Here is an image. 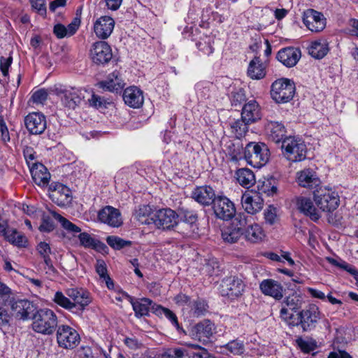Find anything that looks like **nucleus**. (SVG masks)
Instances as JSON below:
<instances>
[{
  "instance_id": "obj_5",
  "label": "nucleus",
  "mask_w": 358,
  "mask_h": 358,
  "mask_svg": "<svg viewBox=\"0 0 358 358\" xmlns=\"http://www.w3.org/2000/svg\"><path fill=\"white\" fill-rule=\"evenodd\" d=\"M281 148L283 155L291 162H301L306 157V145L299 138L286 137L282 142Z\"/></svg>"
},
{
  "instance_id": "obj_40",
  "label": "nucleus",
  "mask_w": 358,
  "mask_h": 358,
  "mask_svg": "<svg viewBox=\"0 0 358 358\" xmlns=\"http://www.w3.org/2000/svg\"><path fill=\"white\" fill-rule=\"evenodd\" d=\"M153 213L148 205L140 206L135 213V218L142 224L150 225L153 222Z\"/></svg>"
},
{
  "instance_id": "obj_29",
  "label": "nucleus",
  "mask_w": 358,
  "mask_h": 358,
  "mask_svg": "<svg viewBox=\"0 0 358 358\" xmlns=\"http://www.w3.org/2000/svg\"><path fill=\"white\" fill-rule=\"evenodd\" d=\"M129 301L134 311L135 316L138 318L148 316L150 311H152V307L154 306H157L148 298L135 299L132 296H129Z\"/></svg>"
},
{
  "instance_id": "obj_38",
  "label": "nucleus",
  "mask_w": 358,
  "mask_h": 358,
  "mask_svg": "<svg viewBox=\"0 0 358 358\" xmlns=\"http://www.w3.org/2000/svg\"><path fill=\"white\" fill-rule=\"evenodd\" d=\"M238 182L245 188H250L255 184V176L252 171L248 168L239 169L236 171Z\"/></svg>"
},
{
  "instance_id": "obj_33",
  "label": "nucleus",
  "mask_w": 358,
  "mask_h": 358,
  "mask_svg": "<svg viewBox=\"0 0 358 358\" xmlns=\"http://www.w3.org/2000/svg\"><path fill=\"white\" fill-rule=\"evenodd\" d=\"M241 203L246 212L245 214L250 216L263 208V201L258 195L251 196L250 194H243Z\"/></svg>"
},
{
  "instance_id": "obj_24",
  "label": "nucleus",
  "mask_w": 358,
  "mask_h": 358,
  "mask_svg": "<svg viewBox=\"0 0 358 358\" xmlns=\"http://www.w3.org/2000/svg\"><path fill=\"white\" fill-rule=\"evenodd\" d=\"M296 181L301 187L308 189H317L320 186V180L316 173L310 169H306L296 173Z\"/></svg>"
},
{
  "instance_id": "obj_54",
  "label": "nucleus",
  "mask_w": 358,
  "mask_h": 358,
  "mask_svg": "<svg viewBox=\"0 0 358 358\" xmlns=\"http://www.w3.org/2000/svg\"><path fill=\"white\" fill-rule=\"evenodd\" d=\"M196 46L200 51L206 55H210L214 52L212 40L210 38L197 42Z\"/></svg>"
},
{
  "instance_id": "obj_57",
  "label": "nucleus",
  "mask_w": 358,
  "mask_h": 358,
  "mask_svg": "<svg viewBox=\"0 0 358 358\" xmlns=\"http://www.w3.org/2000/svg\"><path fill=\"white\" fill-rule=\"evenodd\" d=\"M245 94L244 90L238 89L231 93V102L234 106H240L245 101Z\"/></svg>"
},
{
  "instance_id": "obj_8",
  "label": "nucleus",
  "mask_w": 358,
  "mask_h": 358,
  "mask_svg": "<svg viewBox=\"0 0 358 358\" xmlns=\"http://www.w3.org/2000/svg\"><path fill=\"white\" fill-rule=\"evenodd\" d=\"M321 313L315 305H310L307 308L302 310L297 314L298 318L294 319L290 325L300 326L303 331H310L316 327L320 320Z\"/></svg>"
},
{
  "instance_id": "obj_13",
  "label": "nucleus",
  "mask_w": 358,
  "mask_h": 358,
  "mask_svg": "<svg viewBox=\"0 0 358 358\" xmlns=\"http://www.w3.org/2000/svg\"><path fill=\"white\" fill-rule=\"evenodd\" d=\"M178 215L171 208H162L153 213V224L160 229H170L178 224Z\"/></svg>"
},
{
  "instance_id": "obj_59",
  "label": "nucleus",
  "mask_w": 358,
  "mask_h": 358,
  "mask_svg": "<svg viewBox=\"0 0 358 358\" xmlns=\"http://www.w3.org/2000/svg\"><path fill=\"white\" fill-rule=\"evenodd\" d=\"M48 96V92L45 89H41L36 91L31 96V99L34 103L43 104L47 100Z\"/></svg>"
},
{
  "instance_id": "obj_4",
  "label": "nucleus",
  "mask_w": 358,
  "mask_h": 358,
  "mask_svg": "<svg viewBox=\"0 0 358 358\" xmlns=\"http://www.w3.org/2000/svg\"><path fill=\"white\" fill-rule=\"evenodd\" d=\"M269 150L264 143L250 142L244 148L243 159L255 168H261L268 161Z\"/></svg>"
},
{
  "instance_id": "obj_63",
  "label": "nucleus",
  "mask_w": 358,
  "mask_h": 358,
  "mask_svg": "<svg viewBox=\"0 0 358 358\" xmlns=\"http://www.w3.org/2000/svg\"><path fill=\"white\" fill-rule=\"evenodd\" d=\"M124 344L131 350H138L142 347V343L134 337H126L124 340Z\"/></svg>"
},
{
  "instance_id": "obj_56",
  "label": "nucleus",
  "mask_w": 358,
  "mask_h": 358,
  "mask_svg": "<svg viewBox=\"0 0 358 358\" xmlns=\"http://www.w3.org/2000/svg\"><path fill=\"white\" fill-rule=\"evenodd\" d=\"M36 250L43 261L50 259L51 248L46 242H40L36 247Z\"/></svg>"
},
{
  "instance_id": "obj_64",
  "label": "nucleus",
  "mask_w": 358,
  "mask_h": 358,
  "mask_svg": "<svg viewBox=\"0 0 358 358\" xmlns=\"http://www.w3.org/2000/svg\"><path fill=\"white\" fill-rule=\"evenodd\" d=\"M189 358H215L206 349H201L200 351L192 352Z\"/></svg>"
},
{
  "instance_id": "obj_11",
  "label": "nucleus",
  "mask_w": 358,
  "mask_h": 358,
  "mask_svg": "<svg viewBox=\"0 0 358 358\" xmlns=\"http://www.w3.org/2000/svg\"><path fill=\"white\" fill-rule=\"evenodd\" d=\"M303 298L296 293L287 296L281 303L280 316L282 320L288 324H291L294 319L293 311H296L302 307Z\"/></svg>"
},
{
  "instance_id": "obj_48",
  "label": "nucleus",
  "mask_w": 358,
  "mask_h": 358,
  "mask_svg": "<svg viewBox=\"0 0 358 358\" xmlns=\"http://www.w3.org/2000/svg\"><path fill=\"white\" fill-rule=\"evenodd\" d=\"M298 347L304 352H310L315 350L317 347V342L312 338H298L296 340Z\"/></svg>"
},
{
  "instance_id": "obj_50",
  "label": "nucleus",
  "mask_w": 358,
  "mask_h": 358,
  "mask_svg": "<svg viewBox=\"0 0 358 358\" xmlns=\"http://www.w3.org/2000/svg\"><path fill=\"white\" fill-rule=\"evenodd\" d=\"M13 296L12 291L6 285L0 282V303L3 306H7L11 303Z\"/></svg>"
},
{
  "instance_id": "obj_17",
  "label": "nucleus",
  "mask_w": 358,
  "mask_h": 358,
  "mask_svg": "<svg viewBox=\"0 0 358 358\" xmlns=\"http://www.w3.org/2000/svg\"><path fill=\"white\" fill-rule=\"evenodd\" d=\"M50 189V199L59 206H66L71 203V192L67 186L57 182L52 184Z\"/></svg>"
},
{
  "instance_id": "obj_31",
  "label": "nucleus",
  "mask_w": 358,
  "mask_h": 358,
  "mask_svg": "<svg viewBox=\"0 0 358 358\" xmlns=\"http://www.w3.org/2000/svg\"><path fill=\"white\" fill-rule=\"evenodd\" d=\"M192 197L203 206H209L213 203L216 198L214 189L210 186L197 187L192 193Z\"/></svg>"
},
{
  "instance_id": "obj_47",
  "label": "nucleus",
  "mask_w": 358,
  "mask_h": 358,
  "mask_svg": "<svg viewBox=\"0 0 358 358\" xmlns=\"http://www.w3.org/2000/svg\"><path fill=\"white\" fill-rule=\"evenodd\" d=\"M152 313L157 315L162 316L164 315L176 328L179 327L178 318L176 314L171 310L166 308H164L162 306H154L152 307Z\"/></svg>"
},
{
  "instance_id": "obj_16",
  "label": "nucleus",
  "mask_w": 358,
  "mask_h": 358,
  "mask_svg": "<svg viewBox=\"0 0 358 358\" xmlns=\"http://www.w3.org/2000/svg\"><path fill=\"white\" fill-rule=\"evenodd\" d=\"M303 22L312 32L322 31L326 27V18L324 15L313 9L304 11Z\"/></svg>"
},
{
  "instance_id": "obj_10",
  "label": "nucleus",
  "mask_w": 358,
  "mask_h": 358,
  "mask_svg": "<svg viewBox=\"0 0 358 358\" xmlns=\"http://www.w3.org/2000/svg\"><path fill=\"white\" fill-rule=\"evenodd\" d=\"M80 336L76 329L68 325H60L57 330V341L59 347L73 349L80 343Z\"/></svg>"
},
{
  "instance_id": "obj_42",
  "label": "nucleus",
  "mask_w": 358,
  "mask_h": 358,
  "mask_svg": "<svg viewBox=\"0 0 358 358\" xmlns=\"http://www.w3.org/2000/svg\"><path fill=\"white\" fill-rule=\"evenodd\" d=\"M3 236L9 243L17 247H24L27 242L25 236L14 229H8Z\"/></svg>"
},
{
  "instance_id": "obj_52",
  "label": "nucleus",
  "mask_w": 358,
  "mask_h": 358,
  "mask_svg": "<svg viewBox=\"0 0 358 358\" xmlns=\"http://www.w3.org/2000/svg\"><path fill=\"white\" fill-rule=\"evenodd\" d=\"M41 269L49 280H52L58 275V271L53 266L51 259L43 262Z\"/></svg>"
},
{
  "instance_id": "obj_2",
  "label": "nucleus",
  "mask_w": 358,
  "mask_h": 358,
  "mask_svg": "<svg viewBox=\"0 0 358 358\" xmlns=\"http://www.w3.org/2000/svg\"><path fill=\"white\" fill-rule=\"evenodd\" d=\"M50 213L55 220L60 222L62 227L68 232L73 234L80 233L78 237L80 245L83 248L93 249L98 252H101L106 248V245L103 243L94 238L91 234L87 232H81V229L79 227L71 222L61 215L55 211H50Z\"/></svg>"
},
{
  "instance_id": "obj_30",
  "label": "nucleus",
  "mask_w": 358,
  "mask_h": 358,
  "mask_svg": "<svg viewBox=\"0 0 358 358\" xmlns=\"http://www.w3.org/2000/svg\"><path fill=\"white\" fill-rule=\"evenodd\" d=\"M242 117L246 122L253 124L262 118V114L259 103L254 99L244 104L242 112Z\"/></svg>"
},
{
  "instance_id": "obj_58",
  "label": "nucleus",
  "mask_w": 358,
  "mask_h": 358,
  "mask_svg": "<svg viewBox=\"0 0 358 358\" xmlns=\"http://www.w3.org/2000/svg\"><path fill=\"white\" fill-rule=\"evenodd\" d=\"M226 349L234 355H241L244 351V346L240 341H232L226 345Z\"/></svg>"
},
{
  "instance_id": "obj_23",
  "label": "nucleus",
  "mask_w": 358,
  "mask_h": 358,
  "mask_svg": "<svg viewBox=\"0 0 358 358\" xmlns=\"http://www.w3.org/2000/svg\"><path fill=\"white\" fill-rule=\"evenodd\" d=\"M98 217L101 222L110 227H118L122 224V218L120 210L110 206L101 209Z\"/></svg>"
},
{
  "instance_id": "obj_45",
  "label": "nucleus",
  "mask_w": 358,
  "mask_h": 358,
  "mask_svg": "<svg viewBox=\"0 0 358 358\" xmlns=\"http://www.w3.org/2000/svg\"><path fill=\"white\" fill-rule=\"evenodd\" d=\"M95 268L96 272L99 275V277L105 280L107 287L108 289H112L114 286V284L111 278L108 275L106 264L105 262L102 259H97Z\"/></svg>"
},
{
  "instance_id": "obj_49",
  "label": "nucleus",
  "mask_w": 358,
  "mask_h": 358,
  "mask_svg": "<svg viewBox=\"0 0 358 358\" xmlns=\"http://www.w3.org/2000/svg\"><path fill=\"white\" fill-rule=\"evenodd\" d=\"M251 124L250 122H246L242 117L231 123V129L232 131L236 134L237 136H242L248 130V126Z\"/></svg>"
},
{
  "instance_id": "obj_35",
  "label": "nucleus",
  "mask_w": 358,
  "mask_h": 358,
  "mask_svg": "<svg viewBox=\"0 0 358 358\" xmlns=\"http://www.w3.org/2000/svg\"><path fill=\"white\" fill-rule=\"evenodd\" d=\"M329 51V42L325 38H319L312 41L308 48L309 54L317 59L324 57Z\"/></svg>"
},
{
  "instance_id": "obj_28",
  "label": "nucleus",
  "mask_w": 358,
  "mask_h": 358,
  "mask_svg": "<svg viewBox=\"0 0 358 358\" xmlns=\"http://www.w3.org/2000/svg\"><path fill=\"white\" fill-rule=\"evenodd\" d=\"M98 85L103 90L118 92L124 88L125 83L122 79L120 72L114 71L108 76L106 80L99 82Z\"/></svg>"
},
{
  "instance_id": "obj_62",
  "label": "nucleus",
  "mask_w": 358,
  "mask_h": 358,
  "mask_svg": "<svg viewBox=\"0 0 358 358\" xmlns=\"http://www.w3.org/2000/svg\"><path fill=\"white\" fill-rule=\"evenodd\" d=\"M32 8L40 15H43L46 13L45 0H29Z\"/></svg>"
},
{
  "instance_id": "obj_51",
  "label": "nucleus",
  "mask_w": 358,
  "mask_h": 358,
  "mask_svg": "<svg viewBox=\"0 0 358 358\" xmlns=\"http://www.w3.org/2000/svg\"><path fill=\"white\" fill-rule=\"evenodd\" d=\"M107 243L114 250H120L131 245L130 241H125L115 236H110L106 238Z\"/></svg>"
},
{
  "instance_id": "obj_6",
  "label": "nucleus",
  "mask_w": 358,
  "mask_h": 358,
  "mask_svg": "<svg viewBox=\"0 0 358 358\" xmlns=\"http://www.w3.org/2000/svg\"><path fill=\"white\" fill-rule=\"evenodd\" d=\"M313 199L317 206L324 212L335 210L340 204L338 193L327 187H319L313 191Z\"/></svg>"
},
{
  "instance_id": "obj_37",
  "label": "nucleus",
  "mask_w": 358,
  "mask_h": 358,
  "mask_svg": "<svg viewBox=\"0 0 358 358\" xmlns=\"http://www.w3.org/2000/svg\"><path fill=\"white\" fill-rule=\"evenodd\" d=\"M195 336L199 340L208 339L215 332L214 324L210 320H203L194 327Z\"/></svg>"
},
{
  "instance_id": "obj_43",
  "label": "nucleus",
  "mask_w": 358,
  "mask_h": 358,
  "mask_svg": "<svg viewBox=\"0 0 358 358\" xmlns=\"http://www.w3.org/2000/svg\"><path fill=\"white\" fill-rule=\"evenodd\" d=\"M190 308V312L193 317H199L208 312V304L204 300L196 299L191 301L189 306Z\"/></svg>"
},
{
  "instance_id": "obj_1",
  "label": "nucleus",
  "mask_w": 358,
  "mask_h": 358,
  "mask_svg": "<svg viewBox=\"0 0 358 358\" xmlns=\"http://www.w3.org/2000/svg\"><path fill=\"white\" fill-rule=\"evenodd\" d=\"M52 301L59 306L73 314L82 315L83 311L92 301L90 293L83 288H69L65 294L57 291Z\"/></svg>"
},
{
  "instance_id": "obj_14",
  "label": "nucleus",
  "mask_w": 358,
  "mask_h": 358,
  "mask_svg": "<svg viewBox=\"0 0 358 358\" xmlns=\"http://www.w3.org/2000/svg\"><path fill=\"white\" fill-rule=\"evenodd\" d=\"M213 209L215 216L223 220H229L236 214L234 203L225 196H217L213 199Z\"/></svg>"
},
{
  "instance_id": "obj_46",
  "label": "nucleus",
  "mask_w": 358,
  "mask_h": 358,
  "mask_svg": "<svg viewBox=\"0 0 358 358\" xmlns=\"http://www.w3.org/2000/svg\"><path fill=\"white\" fill-rule=\"evenodd\" d=\"M36 213L41 217V224L38 227V230L45 233L52 231L55 228V225L51 216L41 210Z\"/></svg>"
},
{
  "instance_id": "obj_18",
  "label": "nucleus",
  "mask_w": 358,
  "mask_h": 358,
  "mask_svg": "<svg viewBox=\"0 0 358 358\" xmlns=\"http://www.w3.org/2000/svg\"><path fill=\"white\" fill-rule=\"evenodd\" d=\"M57 94L63 106L69 109H75L84 98L82 91L76 88L57 90Z\"/></svg>"
},
{
  "instance_id": "obj_22",
  "label": "nucleus",
  "mask_w": 358,
  "mask_h": 358,
  "mask_svg": "<svg viewBox=\"0 0 358 358\" xmlns=\"http://www.w3.org/2000/svg\"><path fill=\"white\" fill-rule=\"evenodd\" d=\"M115 21L109 16H101L94 24V31L101 39L108 38L114 29Z\"/></svg>"
},
{
  "instance_id": "obj_53",
  "label": "nucleus",
  "mask_w": 358,
  "mask_h": 358,
  "mask_svg": "<svg viewBox=\"0 0 358 358\" xmlns=\"http://www.w3.org/2000/svg\"><path fill=\"white\" fill-rule=\"evenodd\" d=\"M187 355V350L182 348L169 349L161 354L158 358H184Z\"/></svg>"
},
{
  "instance_id": "obj_25",
  "label": "nucleus",
  "mask_w": 358,
  "mask_h": 358,
  "mask_svg": "<svg viewBox=\"0 0 358 358\" xmlns=\"http://www.w3.org/2000/svg\"><path fill=\"white\" fill-rule=\"evenodd\" d=\"M122 96L125 104L133 108H141L144 102L143 91L136 86L126 88Z\"/></svg>"
},
{
  "instance_id": "obj_39",
  "label": "nucleus",
  "mask_w": 358,
  "mask_h": 358,
  "mask_svg": "<svg viewBox=\"0 0 358 358\" xmlns=\"http://www.w3.org/2000/svg\"><path fill=\"white\" fill-rule=\"evenodd\" d=\"M248 75L252 79L259 80L266 75L265 68L259 57H255L249 64Z\"/></svg>"
},
{
  "instance_id": "obj_41",
  "label": "nucleus",
  "mask_w": 358,
  "mask_h": 358,
  "mask_svg": "<svg viewBox=\"0 0 358 358\" xmlns=\"http://www.w3.org/2000/svg\"><path fill=\"white\" fill-rule=\"evenodd\" d=\"M327 261L331 265L336 266L341 269L345 270L354 276L356 284L358 285V270L355 266L349 264L341 258H333L328 257L326 258Z\"/></svg>"
},
{
  "instance_id": "obj_15",
  "label": "nucleus",
  "mask_w": 358,
  "mask_h": 358,
  "mask_svg": "<svg viewBox=\"0 0 358 358\" xmlns=\"http://www.w3.org/2000/svg\"><path fill=\"white\" fill-rule=\"evenodd\" d=\"M113 57L112 50L108 43L100 41L93 43L90 49V57L96 64H105Z\"/></svg>"
},
{
  "instance_id": "obj_9",
  "label": "nucleus",
  "mask_w": 358,
  "mask_h": 358,
  "mask_svg": "<svg viewBox=\"0 0 358 358\" xmlns=\"http://www.w3.org/2000/svg\"><path fill=\"white\" fill-rule=\"evenodd\" d=\"M251 219L252 216L246 215L245 213H239L231 225L222 229L223 241L228 243H236L243 234L242 228L245 227Z\"/></svg>"
},
{
  "instance_id": "obj_36",
  "label": "nucleus",
  "mask_w": 358,
  "mask_h": 358,
  "mask_svg": "<svg viewBox=\"0 0 358 358\" xmlns=\"http://www.w3.org/2000/svg\"><path fill=\"white\" fill-rule=\"evenodd\" d=\"M253 217L250 220L248 225L245 231L244 236L245 238L252 243H257L262 241L264 234L262 227L255 223H252Z\"/></svg>"
},
{
  "instance_id": "obj_61",
  "label": "nucleus",
  "mask_w": 358,
  "mask_h": 358,
  "mask_svg": "<svg viewBox=\"0 0 358 358\" xmlns=\"http://www.w3.org/2000/svg\"><path fill=\"white\" fill-rule=\"evenodd\" d=\"M11 319V315L8 310L0 306V329L8 326Z\"/></svg>"
},
{
  "instance_id": "obj_32",
  "label": "nucleus",
  "mask_w": 358,
  "mask_h": 358,
  "mask_svg": "<svg viewBox=\"0 0 358 358\" xmlns=\"http://www.w3.org/2000/svg\"><path fill=\"white\" fill-rule=\"evenodd\" d=\"M266 134L270 140L275 143L282 142L285 138L287 131L282 122L268 121L265 126Z\"/></svg>"
},
{
  "instance_id": "obj_44",
  "label": "nucleus",
  "mask_w": 358,
  "mask_h": 358,
  "mask_svg": "<svg viewBox=\"0 0 358 358\" xmlns=\"http://www.w3.org/2000/svg\"><path fill=\"white\" fill-rule=\"evenodd\" d=\"M227 151L233 162H237L243 159L244 149L242 144L239 142L231 143L230 142L227 145Z\"/></svg>"
},
{
  "instance_id": "obj_19",
  "label": "nucleus",
  "mask_w": 358,
  "mask_h": 358,
  "mask_svg": "<svg viewBox=\"0 0 358 358\" xmlns=\"http://www.w3.org/2000/svg\"><path fill=\"white\" fill-rule=\"evenodd\" d=\"M26 128L30 134L38 135L44 132L47 127L46 118L41 113H31L24 118Z\"/></svg>"
},
{
  "instance_id": "obj_27",
  "label": "nucleus",
  "mask_w": 358,
  "mask_h": 358,
  "mask_svg": "<svg viewBox=\"0 0 358 358\" xmlns=\"http://www.w3.org/2000/svg\"><path fill=\"white\" fill-rule=\"evenodd\" d=\"M8 306H10L11 311L17 319L23 320L29 318L33 308V305L29 301L25 299L15 300V298Z\"/></svg>"
},
{
  "instance_id": "obj_21",
  "label": "nucleus",
  "mask_w": 358,
  "mask_h": 358,
  "mask_svg": "<svg viewBox=\"0 0 358 358\" xmlns=\"http://www.w3.org/2000/svg\"><path fill=\"white\" fill-rule=\"evenodd\" d=\"M294 203L300 213L309 217L313 221L315 222L320 219V215L310 198L296 196L294 199Z\"/></svg>"
},
{
  "instance_id": "obj_7",
  "label": "nucleus",
  "mask_w": 358,
  "mask_h": 358,
  "mask_svg": "<svg viewBox=\"0 0 358 358\" xmlns=\"http://www.w3.org/2000/svg\"><path fill=\"white\" fill-rule=\"evenodd\" d=\"M295 90V85L293 80L282 78L272 83L271 96L275 103H285L293 99Z\"/></svg>"
},
{
  "instance_id": "obj_26",
  "label": "nucleus",
  "mask_w": 358,
  "mask_h": 358,
  "mask_svg": "<svg viewBox=\"0 0 358 358\" xmlns=\"http://www.w3.org/2000/svg\"><path fill=\"white\" fill-rule=\"evenodd\" d=\"M301 52L299 48L288 47L278 51L276 58L287 67L294 66L301 58Z\"/></svg>"
},
{
  "instance_id": "obj_20",
  "label": "nucleus",
  "mask_w": 358,
  "mask_h": 358,
  "mask_svg": "<svg viewBox=\"0 0 358 358\" xmlns=\"http://www.w3.org/2000/svg\"><path fill=\"white\" fill-rule=\"evenodd\" d=\"M259 289L263 294L271 296L277 301L283 298L285 289L282 284L273 279L263 280L259 284Z\"/></svg>"
},
{
  "instance_id": "obj_12",
  "label": "nucleus",
  "mask_w": 358,
  "mask_h": 358,
  "mask_svg": "<svg viewBox=\"0 0 358 358\" xmlns=\"http://www.w3.org/2000/svg\"><path fill=\"white\" fill-rule=\"evenodd\" d=\"M245 289L243 280L235 276L225 278L220 285V292L224 296L235 299L241 296Z\"/></svg>"
},
{
  "instance_id": "obj_55",
  "label": "nucleus",
  "mask_w": 358,
  "mask_h": 358,
  "mask_svg": "<svg viewBox=\"0 0 358 358\" xmlns=\"http://www.w3.org/2000/svg\"><path fill=\"white\" fill-rule=\"evenodd\" d=\"M88 101L90 106L98 109L106 108V105L108 103L105 99L95 94L92 95Z\"/></svg>"
},
{
  "instance_id": "obj_60",
  "label": "nucleus",
  "mask_w": 358,
  "mask_h": 358,
  "mask_svg": "<svg viewBox=\"0 0 358 358\" xmlns=\"http://www.w3.org/2000/svg\"><path fill=\"white\" fill-rule=\"evenodd\" d=\"M0 136L3 143H7L10 140L8 129L1 116H0Z\"/></svg>"
},
{
  "instance_id": "obj_34",
  "label": "nucleus",
  "mask_w": 358,
  "mask_h": 358,
  "mask_svg": "<svg viewBox=\"0 0 358 358\" xmlns=\"http://www.w3.org/2000/svg\"><path fill=\"white\" fill-rule=\"evenodd\" d=\"M32 179L38 186L47 185L50 179V174L42 164L33 163L30 169Z\"/></svg>"
},
{
  "instance_id": "obj_3",
  "label": "nucleus",
  "mask_w": 358,
  "mask_h": 358,
  "mask_svg": "<svg viewBox=\"0 0 358 358\" xmlns=\"http://www.w3.org/2000/svg\"><path fill=\"white\" fill-rule=\"evenodd\" d=\"M32 329L43 335H51L57 327V316L52 310L41 308L32 317Z\"/></svg>"
}]
</instances>
